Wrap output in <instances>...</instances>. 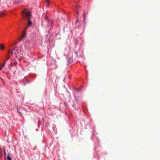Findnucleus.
<instances>
[{
    "mask_svg": "<svg viewBox=\"0 0 160 160\" xmlns=\"http://www.w3.org/2000/svg\"><path fill=\"white\" fill-rule=\"evenodd\" d=\"M22 14L24 15L26 17V18L28 20V24L27 25V26H29L30 25L32 24V22L30 20V19L31 18V13L30 12H26L25 10H23L22 12Z\"/></svg>",
    "mask_w": 160,
    "mask_h": 160,
    "instance_id": "obj_1",
    "label": "nucleus"
},
{
    "mask_svg": "<svg viewBox=\"0 0 160 160\" xmlns=\"http://www.w3.org/2000/svg\"><path fill=\"white\" fill-rule=\"evenodd\" d=\"M20 51V50L18 48V47H15L12 51L11 54L14 55L15 58H17V54L19 53Z\"/></svg>",
    "mask_w": 160,
    "mask_h": 160,
    "instance_id": "obj_2",
    "label": "nucleus"
},
{
    "mask_svg": "<svg viewBox=\"0 0 160 160\" xmlns=\"http://www.w3.org/2000/svg\"><path fill=\"white\" fill-rule=\"evenodd\" d=\"M26 37V32L25 31H23V32H22V35L20 36L19 39L20 41H23Z\"/></svg>",
    "mask_w": 160,
    "mask_h": 160,
    "instance_id": "obj_3",
    "label": "nucleus"
},
{
    "mask_svg": "<svg viewBox=\"0 0 160 160\" xmlns=\"http://www.w3.org/2000/svg\"><path fill=\"white\" fill-rule=\"evenodd\" d=\"M45 20L48 24L51 25V23H50V20L48 19L47 17L45 18Z\"/></svg>",
    "mask_w": 160,
    "mask_h": 160,
    "instance_id": "obj_4",
    "label": "nucleus"
},
{
    "mask_svg": "<svg viewBox=\"0 0 160 160\" xmlns=\"http://www.w3.org/2000/svg\"><path fill=\"white\" fill-rule=\"evenodd\" d=\"M5 64L6 62H4L2 64V65H1V66L0 67V70H1L2 69V68H3V67H4V66H5Z\"/></svg>",
    "mask_w": 160,
    "mask_h": 160,
    "instance_id": "obj_5",
    "label": "nucleus"
},
{
    "mask_svg": "<svg viewBox=\"0 0 160 160\" xmlns=\"http://www.w3.org/2000/svg\"><path fill=\"white\" fill-rule=\"evenodd\" d=\"M6 2L8 6H9L10 5V0H6Z\"/></svg>",
    "mask_w": 160,
    "mask_h": 160,
    "instance_id": "obj_6",
    "label": "nucleus"
},
{
    "mask_svg": "<svg viewBox=\"0 0 160 160\" xmlns=\"http://www.w3.org/2000/svg\"><path fill=\"white\" fill-rule=\"evenodd\" d=\"M5 48V46L3 44H0V48L1 49H4Z\"/></svg>",
    "mask_w": 160,
    "mask_h": 160,
    "instance_id": "obj_7",
    "label": "nucleus"
},
{
    "mask_svg": "<svg viewBox=\"0 0 160 160\" xmlns=\"http://www.w3.org/2000/svg\"><path fill=\"white\" fill-rule=\"evenodd\" d=\"M5 13L3 11H1L0 12V16L2 17L3 16L5 15Z\"/></svg>",
    "mask_w": 160,
    "mask_h": 160,
    "instance_id": "obj_8",
    "label": "nucleus"
},
{
    "mask_svg": "<svg viewBox=\"0 0 160 160\" xmlns=\"http://www.w3.org/2000/svg\"><path fill=\"white\" fill-rule=\"evenodd\" d=\"M10 52V51H9V50H8V56H7V58H6L7 60H8V59H9V58H10V55H9V53Z\"/></svg>",
    "mask_w": 160,
    "mask_h": 160,
    "instance_id": "obj_9",
    "label": "nucleus"
},
{
    "mask_svg": "<svg viewBox=\"0 0 160 160\" xmlns=\"http://www.w3.org/2000/svg\"><path fill=\"white\" fill-rule=\"evenodd\" d=\"M7 160H12V158L10 157L9 156H8L7 157Z\"/></svg>",
    "mask_w": 160,
    "mask_h": 160,
    "instance_id": "obj_10",
    "label": "nucleus"
},
{
    "mask_svg": "<svg viewBox=\"0 0 160 160\" xmlns=\"http://www.w3.org/2000/svg\"><path fill=\"white\" fill-rule=\"evenodd\" d=\"M49 1H48V0H47L46 2V6H47V7H48V5H49Z\"/></svg>",
    "mask_w": 160,
    "mask_h": 160,
    "instance_id": "obj_11",
    "label": "nucleus"
},
{
    "mask_svg": "<svg viewBox=\"0 0 160 160\" xmlns=\"http://www.w3.org/2000/svg\"><path fill=\"white\" fill-rule=\"evenodd\" d=\"M83 18H84V20H85V19L86 18V16L85 13L83 14Z\"/></svg>",
    "mask_w": 160,
    "mask_h": 160,
    "instance_id": "obj_12",
    "label": "nucleus"
},
{
    "mask_svg": "<svg viewBox=\"0 0 160 160\" xmlns=\"http://www.w3.org/2000/svg\"><path fill=\"white\" fill-rule=\"evenodd\" d=\"M17 63L16 62H14V65H17Z\"/></svg>",
    "mask_w": 160,
    "mask_h": 160,
    "instance_id": "obj_13",
    "label": "nucleus"
},
{
    "mask_svg": "<svg viewBox=\"0 0 160 160\" xmlns=\"http://www.w3.org/2000/svg\"><path fill=\"white\" fill-rule=\"evenodd\" d=\"M2 153V149H1V148H0V154H1Z\"/></svg>",
    "mask_w": 160,
    "mask_h": 160,
    "instance_id": "obj_14",
    "label": "nucleus"
},
{
    "mask_svg": "<svg viewBox=\"0 0 160 160\" xmlns=\"http://www.w3.org/2000/svg\"><path fill=\"white\" fill-rule=\"evenodd\" d=\"M79 20H77L76 21V23H78V22Z\"/></svg>",
    "mask_w": 160,
    "mask_h": 160,
    "instance_id": "obj_15",
    "label": "nucleus"
},
{
    "mask_svg": "<svg viewBox=\"0 0 160 160\" xmlns=\"http://www.w3.org/2000/svg\"><path fill=\"white\" fill-rule=\"evenodd\" d=\"M4 152H5V154H6V152H5V151H4Z\"/></svg>",
    "mask_w": 160,
    "mask_h": 160,
    "instance_id": "obj_16",
    "label": "nucleus"
},
{
    "mask_svg": "<svg viewBox=\"0 0 160 160\" xmlns=\"http://www.w3.org/2000/svg\"><path fill=\"white\" fill-rule=\"evenodd\" d=\"M77 13H78H78H79V12H77Z\"/></svg>",
    "mask_w": 160,
    "mask_h": 160,
    "instance_id": "obj_17",
    "label": "nucleus"
}]
</instances>
